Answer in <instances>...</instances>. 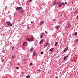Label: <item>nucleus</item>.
Returning <instances> with one entry per match:
<instances>
[{"label": "nucleus", "mask_w": 78, "mask_h": 78, "mask_svg": "<svg viewBox=\"0 0 78 78\" xmlns=\"http://www.w3.org/2000/svg\"><path fill=\"white\" fill-rule=\"evenodd\" d=\"M27 41H29V42H31L32 41H33V37H31L30 38H29L28 39H27Z\"/></svg>", "instance_id": "f257e3e1"}, {"label": "nucleus", "mask_w": 78, "mask_h": 78, "mask_svg": "<svg viewBox=\"0 0 78 78\" xmlns=\"http://www.w3.org/2000/svg\"><path fill=\"white\" fill-rule=\"evenodd\" d=\"M6 24L8 25H10V27H12V23H11L9 22V21H7L6 22Z\"/></svg>", "instance_id": "f03ea898"}, {"label": "nucleus", "mask_w": 78, "mask_h": 78, "mask_svg": "<svg viewBox=\"0 0 78 78\" xmlns=\"http://www.w3.org/2000/svg\"><path fill=\"white\" fill-rule=\"evenodd\" d=\"M61 2L59 1L57 3V5H58V7L59 8H61L62 6V5H61Z\"/></svg>", "instance_id": "7ed1b4c3"}, {"label": "nucleus", "mask_w": 78, "mask_h": 78, "mask_svg": "<svg viewBox=\"0 0 78 78\" xmlns=\"http://www.w3.org/2000/svg\"><path fill=\"white\" fill-rule=\"evenodd\" d=\"M22 9V7H17L16 9V11H17V10H19V11H20V10Z\"/></svg>", "instance_id": "20e7f679"}, {"label": "nucleus", "mask_w": 78, "mask_h": 78, "mask_svg": "<svg viewBox=\"0 0 78 78\" xmlns=\"http://www.w3.org/2000/svg\"><path fill=\"white\" fill-rule=\"evenodd\" d=\"M19 12H20V13L21 14H23V12H24V11L23 9H21L19 10Z\"/></svg>", "instance_id": "39448f33"}, {"label": "nucleus", "mask_w": 78, "mask_h": 78, "mask_svg": "<svg viewBox=\"0 0 78 78\" xmlns=\"http://www.w3.org/2000/svg\"><path fill=\"white\" fill-rule=\"evenodd\" d=\"M48 45H49V43L48 42L47 43H45L44 44V46H45V47H46L47 46H48Z\"/></svg>", "instance_id": "423d86ee"}, {"label": "nucleus", "mask_w": 78, "mask_h": 78, "mask_svg": "<svg viewBox=\"0 0 78 78\" xmlns=\"http://www.w3.org/2000/svg\"><path fill=\"white\" fill-rule=\"evenodd\" d=\"M44 23V21L43 20L41 21L40 23V25H42Z\"/></svg>", "instance_id": "0eeeda50"}, {"label": "nucleus", "mask_w": 78, "mask_h": 78, "mask_svg": "<svg viewBox=\"0 0 78 78\" xmlns=\"http://www.w3.org/2000/svg\"><path fill=\"white\" fill-rule=\"evenodd\" d=\"M68 57H69V55H67L66 56H65V57H64L63 60H66V59H67V58Z\"/></svg>", "instance_id": "6e6552de"}, {"label": "nucleus", "mask_w": 78, "mask_h": 78, "mask_svg": "<svg viewBox=\"0 0 78 78\" xmlns=\"http://www.w3.org/2000/svg\"><path fill=\"white\" fill-rule=\"evenodd\" d=\"M44 33H42V34H41V35H40V38H42L43 36V35H44Z\"/></svg>", "instance_id": "1a4fd4ad"}, {"label": "nucleus", "mask_w": 78, "mask_h": 78, "mask_svg": "<svg viewBox=\"0 0 78 78\" xmlns=\"http://www.w3.org/2000/svg\"><path fill=\"white\" fill-rule=\"evenodd\" d=\"M44 41V40L42 39L41 40V41L40 42V44H42V42H43V41Z\"/></svg>", "instance_id": "9d476101"}, {"label": "nucleus", "mask_w": 78, "mask_h": 78, "mask_svg": "<svg viewBox=\"0 0 78 78\" xmlns=\"http://www.w3.org/2000/svg\"><path fill=\"white\" fill-rule=\"evenodd\" d=\"M67 50H68V48H66L63 51H64V52L67 51Z\"/></svg>", "instance_id": "9b49d317"}, {"label": "nucleus", "mask_w": 78, "mask_h": 78, "mask_svg": "<svg viewBox=\"0 0 78 78\" xmlns=\"http://www.w3.org/2000/svg\"><path fill=\"white\" fill-rule=\"evenodd\" d=\"M33 56H36V51H35L33 54Z\"/></svg>", "instance_id": "f8f14e48"}, {"label": "nucleus", "mask_w": 78, "mask_h": 78, "mask_svg": "<svg viewBox=\"0 0 78 78\" xmlns=\"http://www.w3.org/2000/svg\"><path fill=\"white\" fill-rule=\"evenodd\" d=\"M60 28V26H58L55 27V29H56V30H58V28Z\"/></svg>", "instance_id": "ddd939ff"}, {"label": "nucleus", "mask_w": 78, "mask_h": 78, "mask_svg": "<svg viewBox=\"0 0 78 78\" xmlns=\"http://www.w3.org/2000/svg\"><path fill=\"white\" fill-rule=\"evenodd\" d=\"M26 44H27V42H24L23 43V46H25V45H26Z\"/></svg>", "instance_id": "4468645a"}, {"label": "nucleus", "mask_w": 78, "mask_h": 78, "mask_svg": "<svg viewBox=\"0 0 78 78\" xmlns=\"http://www.w3.org/2000/svg\"><path fill=\"white\" fill-rule=\"evenodd\" d=\"M16 56H14V55H13L12 57V59H14V58H16Z\"/></svg>", "instance_id": "2eb2a0df"}, {"label": "nucleus", "mask_w": 78, "mask_h": 78, "mask_svg": "<svg viewBox=\"0 0 78 78\" xmlns=\"http://www.w3.org/2000/svg\"><path fill=\"white\" fill-rule=\"evenodd\" d=\"M30 78V76L29 75L27 76L26 77V78Z\"/></svg>", "instance_id": "dca6fc26"}, {"label": "nucleus", "mask_w": 78, "mask_h": 78, "mask_svg": "<svg viewBox=\"0 0 78 78\" xmlns=\"http://www.w3.org/2000/svg\"><path fill=\"white\" fill-rule=\"evenodd\" d=\"M33 50V48H32L30 49V51H32V50Z\"/></svg>", "instance_id": "f3484780"}, {"label": "nucleus", "mask_w": 78, "mask_h": 78, "mask_svg": "<svg viewBox=\"0 0 78 78\" xmlns=\"http://www.w3.org/2000/svg\"><path fill=\"white\" fill-rule=\"evenodd\" d=\"M60 4L61 5H64V2H61Z\"/></svg>", "instance_id": "a211bd4d"}, {"label": "nucleus", "mask_w": 78, "mask_h": 78, "mask_svg": "<svg viewBox=\"0 0 78 78\" xmlns=\"http://www.w3.org/2000/svg\"><path fill=\"white\" fill-rule=\"evenodd\" d=\"M58 44V42H56L55 43V46H56L57 45L56 44Z\"/></svg>", "instance_id": "6ab92c4d"}, {"label": "nucleus", "mask_w": 78, "mask_h": 78, "mask_svg": "<svg viewBox=\"0 0 78 78\" xmlns=\"http://www.w3.org/2000/svg\"><path fill=\"white\" fill-rule=\"evenodd\" d=\"M74 35L75 36H77V32H75L74 34Z\"/></svg>", "instance_id": "aec40b11"}, {"label": "nucleus", "mask_w": 78, "mask_h": 78, "mask_svg": "<svg viewBox=\"0 0 78 78\" xmlns=\"http://www.w3.org/2000/svg\"><path fill=\"white\" fill-rule=\"evenodd\" d=\"M33 0H29V3L31 2V1H32Z\"/></svg>", "instance_id": "412c9836"}, {"label": "nucleus", "mask_w": 78, "mask_h": 78, "mask_svg": "<svg viewBox=\"0 0 78 78\" xmlns=\"http://www.w3.org/2000/svg\"><path fill=\"white\" fill-rule=\"evenodd\" d=\"M41 55H43L44 54V52L43 51H41Z\"/></svg>", "instance_id": "4be33fe9"}, {"label": "nucleus", "mask_w": 78, "mask_h": 78, "mask_svg": "<svg viewBox=\"0 0 78 78\" xmlns=\"http://www.w3.org/2000/svg\"><path fill=\"white\" fill-rule=\"evenodd\" d=\"M53 49H54V48H51V49L49 51H52V50H53Z\"/></svg>", "instance_id": "5701e85b"}, {"label": "nucleus", "mask_w": 78, "mask_h": 78, "mask_svg": "<svg viewBox=\"0 0 78 78\" xmlns=\"http://www.w3.org/2000/svg\"><path fill=\"white\" fill-rule=\"evenodd\" d=\"M30 66H33V63H30Z\"/></svg>", "instance_id": "b1692460"}, {"label": "nucleus", "mask_w": 78, "mask_h": 78, "mask_svg": "<svg viewBox=\"0 0 78 78\" xmlns=\"http://www.w3.org/2000/svg\"><path fill=\"white\" fill-rule=\"evenodd\" d=\"M69 27H70L71 26V25L70 24V23H69V24H68Z\"/></svg>", "instance_id": "393cba45"}, {"label": "nucleus", "mask_w": 78, "mask_h": 78, "mask_svg": "<svg viewBox=\"0 0 78 78\" xmlns=\"http://www.w3.org/2000/svg\"><path fill=\"white\" fill-rule=\"evenodd\" d=\"M56 4V3L55 2H54L53 4V5H55V4Z\"/></svg>", "instance_id": "a878e982"}, {"label": "nucleus", "mask_w": 78, "mask_h": 78, "mask_svg": "<svg viewBox=\"0 0 78 78\" xmlns=\"http://www.w3.org/2000/svg\"><path fill=\"white\" fill-rule=\"evenodd\" d=\"M45 33H46V34H47V33H48V32H47L45 31Z\"/></svg>", "instance_id": "bb28decb"}, {"label": "nucleus", "mask_w": 78, "mask_h": 78, "mask_svg": "<svg viewBox=\"0 0 78 78\" xmlns=\"http://www.w3.org/2000/svg\"><path fill=\"white\" fill-rule=\"evenodd\" d=\"M54 3H56V0H55L54 2Z\"/></svg>", "instance_id": "cd10ccee"}, {"label": "nucleus", "mask_w": 78, "mask_h": 78, "mask_svg": "<svg viewBox=\"0 0 78 78\" xmlns=\"http://www.w3.org/2000/svg\"><path fill=\"white\" fill-rule=\"evenodd\" d=\"M19 69V67H16V69Z\"/></svg>", "instance_id": "c85d7f7f"}, {"label": "nucleus", "mask_w": 78, "mask_h": 78, "mask_svg": "<svg viewBox=\"0 0 78 78\" xmlns=\"http://www.w3.org/2000/svg\"><path fill=\"white\" fill-rule=\"evenodd\" d=\"M31 23H33V22L31 21Z\"/></svg>", "instance_id": "c756f323"}, {"label": "nucleus", "mask_w": 78, "mask_h": 78, "mask_svg": "<svg viewBox=\"0 0 78 78\" xmlns=\"http://www.w3.org/2000/svg\"><path fill=\"white\" fill-rule=\"evenodd\" d=\"M14 48V47H12V49H13V48Z\"/></svg>", "instance_id": "7c9ffc66"}, {"label": "nucleus", "mask_w": 78, "mask_h": 78, "mask_svg": "<svg viewBox=\"0 0 78 78\" xmlns=\"http://www.w3.org/2000/svg\"><path fill=\"white\" fill-rule=\"evenodd\" d=\"M10 44H12V43H11V42H10Z\"/></svg>", "instance_id": "2f4dec72"}, {"label": "nucleus", "mask_w": 78, "mask_h": 78, "mask_svg": "<svg viewBox=\"0 0 78 78\" xmlns=\"http://www.w3.org/2000/svg\"><path fill=\"white\" fill-rule=\"evenodd\" d=\"M4 59H2V62H3V61H4Z\"/></svg>", "instance_id": "473e14b6"}, {"label": "nucleus", "mask_w": 78, "mask_h": 78, "mask_svg": "<svg viewBox=\"0 0 78 78\" xmlns=\"http://www.w3.org/2000/svg\"><path fill=\"white\" fill-rule=\"evenodd\" d=\"M69 23H69V22H68V23H67L68 25H69Z\"/></svg>", "instance_id": "72a5a7b5"}, {"label": "nucleus", "mask_w": 78, "mask_h": 78, "mask_svg": "<svg viewBox=\"0 0 78 78\" xmlns=\"http://www.w3.org/2000/svg\"><path fill=\"white\" fill-rule=\"evenodd\" d=\"M39 72H41V70L39 69L38 70Z\"/></svg>", "instance_id": "f704fd0d"}, {"label": "nucleus", "mask_w": 78, "mask_h": 78, "mask_svg": "<svg viewBox=\"0 0 78 78\" xmlns=\"http://www.w3.org/2000/svg\"><path fill=\"white\" fill-rule=\"evenodd\" d=\"M65 4H67V2H65Z\"/></svg>", "instance_id": "c9c22d12"}, {"label": "nucleus", "mask_w": 78, "mask_h": 78, "mask_svg": "<svg viewBox=\"0 0 78 78\" xmlns=\"http://www.w3.org/2000/svg\"><path fill=\"white\" fill-rule=\"evenodd\" d=\"M18 66H20V64L18 63Z\"/></svg>", "instance_id": "e433bc0d"}, {"label": "nucleus", "mask_w": 78, "mask_h": 78, "mask_svg": "<svg viewBox=\"0 0 78 78\" xmlns=\"http://www.w3.org/2000/svg\"><path fill=\"white\" fill-rule=\"evenodd\" d=\"M72 4H73V2H72Z\"/></svg>", "instance_id": "4c0bfd02"}, {"label": "nucleus", "mask_w": 78, "mask_h": 78, "mask_svg": "<svg viewBox=\"0 0 78 78\" xmlns=\"http://www.w3.org/2000/svg\"><path fill=\"white\" fill-rule=\"evenodd\" d=\"M29 27H27V28H29Z\"/></svg>", "instance_id": "58836bf2"}, {"label": "nucleus", "mask_w": 78, "mask_h": 78, "mask_svg": "<svg viewBox=\"0 0 78 78\" xmlns=\"http://www.w3.org/2000/svg\"><path fill=\"white\" fill-rule=\"evenodd\" d=\"M77 19H78V16H77Z\"/></svg>", "instance_id": "ea45409f"}, {"label": "nucleus", "mask_w": 78, "mask_h": 78, "mask_svg": "<svg viewBox=\"0 0 78 78\" xmlns=\"http://www.w3.org/2000/svg\"><path fill=\"white\" fill-rule=\"evenodd\" d=\"M66 28H67V27H65Z\"/></svg>", "instance_id": "a19ab883"}, {"label": "nucleus", "mask_w": 78, "mask_h": 78, "mask_svg": "<svg viewBox=\"0 0 78 78\" xmlns=\"http://www.w3.org/2000/svg\"><path fill=\"white\" fill-rule=\"evenodd\" d=\"M54 20H55V19H54Z\"/></svg>", "instance_id": "79ce46f5"}]
</instances>
